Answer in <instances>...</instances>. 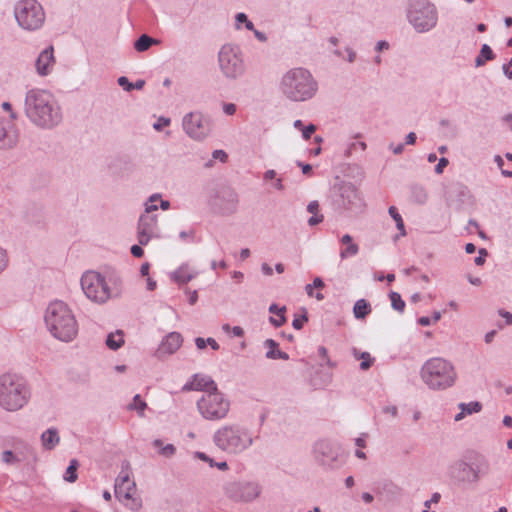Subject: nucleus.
Wrapping results in <instances>:
<instances>
[{
  "label": "nucleus",
  "instance_id": "obj_1",
  "mask_svg": "<svg viewBox=\"0 0 512 512\" xmlns=\"http://www.w3.org/2000/svg\"><path fill=\"white\" fill-rule=\"evenodd\" d=\"M24 112L29 121L40 129L51 130L60 125L63 113L55 96L44 89L27 91Z\"/></svg>",
  "mask_w": 512,
  "mask_h": 512
},
{
  "label": "nucleus",
  "instance_id": "obj_2",
  "mask_svg": "<svg viewBox=\"0 0 512 512\" xmlns=\"http://www.w3.org/2000/svg\"><path fill=\"white\" fill-rule=\"evenodd\" d=\"M44 321L51 335L62 342H71L78 334L76 317L68 304L61 300L49 303Z\"/></svg>",
  "mask_w": 512,
  "mask_h": 512
},
{
  "label": "nucleus",
  "instance_id": "obj_3",
  "mask_svg": "<svg viewBox=\"0 0 512 512\" xmlns=\"http://www.w3.org/2000/svg\"><path fill=\"white\" fill-rule=\"evenodd\" d=\"M279 89L288 100L305 102L316 95L318 83L309 70L303 67H295L282 75Z\"/></svg>",
  "mask_w": 512,
  "mask_h": 512
},
{
  "label": "nucleus",
  "instance_id": "obj_4",
  "mask_svg": "<svg viewBox=\"0 0 512 512\" xmlns=\"http://www.w3.org/2000/svg\"><path fill=\"white\" fill-rule=\"evenodd\" d=\"M31 398L27 380L17 373L0 375V407L7 412H17L25 407Z\"/></svg>",
  "mask_w": 512,
  "mask_h": 512
},
{
  "label": "nucleus",
  "instance_id": "obj_5",
  "mask_svg": "<svg viewBox=\"0 0 512 512\" xmlns=\"http://www.w3.org/2000/svg\"><path fill=\"white\" fill-rule=\"evenodd\" d=\"M421 379L432 390H445L455 384L457 373L452 363L435 357L422 366Z\"/></svg>",
  "mask_w": 512,
  "mask_h": 512
},
{
  "label": "nucleus",
  "instance_id": "obj_6",
  "mask_svg": "<svg viewBox=\"0 0 512 512\" xmlns=\"http://www.w3.org/2000/svg\"><path fill=\"white\" fill-rule=\"evenodd\" d=\"M213 441L222 451L229 454H239L253 444V436L244 427L226 425L215 432Z\"/></svg>",
  "mask_w": 512,
  "mask_h": 512
},
{
  "label": "nucleus",
  "instance_id": "obj_7",
  "mask_svg": "<svg viewBox=\"0 0 512 512\" xmlns=\"http://www.w3.org/2000/svg\"><path fill=\"white\" fill-rule=\"evenodd\" d=\"M13 13L18 26L25 31H38L45 24L46 13L38 0H18Z\"/></svg>",
  "mask_w": 512,
  "mask_h": 512
},
{
  "label": "nucleus",
  "instance_id": "obj_8",
  "mask_svg": "<svg viewBox=\"0 0 512 512\" xmlns=\"http://www.w3.org/2000/svg\"><path fill=\"white\" fill-rule=\"evenodd\" d=\"M407 19L418 33L428 32L437 25L438 11L429 0H409Z\"/></svg>",
  "mask_w": 512,
  "mask_h": 512
},
{
  "label": "nucleus",
  "instance_id": "obj_9",
  "mask_svg": "<svg viewBox=\"0 0 512 512\" xmlns=\"http://www.w3.org/2000/svg\"><path fill=\"white\" fill-rule=\"evenodd\" d=\"M199 413L207 420L216 421L225 418L230 402L218 390L204 394L197 402Z\"/></svg>",
  "mask_w": 512,
  "mask_h": 512
},
{
  "label": "nucleus",
  "instance_id": "obj_10",
  "mask_svg": "<svg viewBox=\"0 0 512 512\" xmlns=\"http://www.w3.org/2000/svg\"><path fill=\"white\" fill-rule=\"evenodd\" d=\"M219 66L225 77L236 79L244 74L245 64L238 46L223 45L218 54Z\"/></svg>",
  "mask_w": 512,
  "mask_h": 512
},
{
  "label": "nucleus",
  "instance_id": "obj_11",
  "mask_svg": "<svg viewBox=\"0 0 512 512\" xmlns=\"http://www.w3.org/2000/svg\"><path fill=\"white\" fill-rule=\"evenodd\" d=\"M115 497L131 511L138 512L142 508V500L137 493L135 482L130 479L127 471H121L115 480Z\"/></svg>",
  "mask_w": 512,
  "mask_h": 512
},
{
  "label": "nucleus",
  "instance_id": "obj_12",
  "mask_svg": "<svg viewBox=\"0 0 512 512\" xmlns=\"http://www.w3.org/2000/svg\"><path fill=\"white\" fill-rule=\"evenodd\" d=\"M81 288L87 298L95 303H105L112 296L105 277L95 271H87L82 275Z\"/></svg>",
  "mask_w": 512,
  "mask_h": 512
},
{
  "label": "nucleus",
  "instance_id": "obj_13",
  "mask_svg": "<svg viewBox=\"0 0 512 512\" xmlns=\"http://www.w3.org/2000/svg\"><path fill=\"white\" fill-rule=\"evenodd\" d=\"M315 461L327 470L338 469L345 463L340 447L326 440L317 441L313 446Z\"/></svg>",
  "mask_w": 512,
  "mask_h": 512
},
{
  "label": "nucleus",
  "instance_id": "obj_14",
  "mask_svg": "<svg viewBox=\"0 0 512 512\" xmlns=\"http://www.w3.org/2000/svg\"><path fill=\"white\" fill-rule=\"evenodd\" d=\"M335 203L337 206L351 215H358L365 209V201L357 189L350 182H343L337 188Z\"/></svg>",
  "mask_w": 512,
  "mask_h": 512
},
{
  "label": "nucleus",
  "instance_id": "obj_15",
  "mask_svg": "<svg viewBox=\"0 0 512 512\" xmlns=\"http://www.w3.org/2000/svg\"><path fill=\"white\" fill-rule=\"evenodd\" d=\"M261 491L262 487L255 481H230L224 485L225 495L236 502H251Z\"/></svg>",
  "mask_w": 512,
  "mask_h": 512
},
{
  "label": "nucleus",
  "instance_id": "obj_16",
  "mask_svg": "<svg viewBox=\"0 0 512 512\" xmlns=\"http://www.w3.org/2000/svg\"><path fill=\"white\" fill-rule=\"evenodd\" d=\"M182 128L192 139L200 141L209 134V122L199 111L189 112L182 119Z\"/></svg>",
  "mask_w": 512,
  "mask_h": 512
},
{
  "label": "nucleus",
  "instance_id": "obj_17",
  "mask_svg": "<svg viewBox=\"0 0 512 512\" xmlns=\"http://www.w3.org/2000/svg\"><path fill=\"white\" fill-rule=\"evenodd\" d=\"M160 229L156 215L141 214L137 224V239L140 245H147L151 239H159Z\"/></svg>",
  "mask_w": 512,
  "mask_h": 512
},
{
  "label": "nucleus",
  "instance_id": "obj_18",
  "mask_svg": "<svg viewBox=\"0 0 512 512\" xmlns=\"http://www.w3.org/2000/svg\"><path fill=\"white\" fill-rule=\"evenodd\" d=\"M451 469L453 472H458L457 478L461 481L473 483L477 482L481 475L488 473L489 464L485 459H482L475 466L459 461Z\"/></svg>",
  "mask_w": 512,
  "mask_h": 512
},
{
  "label": "nucleus",
  "instance_id": "obj_19",
  "mask_svg": "<svg viewBox=\"0 0 512 512\" xmlns=\"http://www.w3.org/2000/svg\"><path fill=\"white\" fill-rule=\"evenodd\" d=\"M237 202V194L233 190L225 188L217 192L212 200V205L222 213L229 214L236 210Z\"/></svg>",
  "mask_w": 512,
  "mask_h": 512
},
{
  "label": "nucleus",
  "instance_id": "obj_20",
  "mask_svg": "<svg viewBox=\"0 0 512 512\" xmlns=\"http://www.w3.org/2000/svg\"><path fill=\"white\" fill-rule=\"evenodd\" d=\"M18 142L19 130L14 125L7 127L5 120L0 118V149H14Z\"/></svg>",
  "mask_w": 512,
  "mask_h": 512
},
{
  "label": "nucleus",
  "instance_id": "obj_21",
  "mask_svg": "<svg viewBox=\"0 0 512 512\" xmlns=\"http://www.w3.org/2000/svg\"><path fill=\"white\" fill-rule=\"evenodd\" d=\"M183 391H205L206 393L218 390L216 383L210 376L195 374L192 380L187 382Z\"/></svg>",
  "mask_w": 512,
  "mask_h": 512
},
{
  "label": "nucleus",
  "instance_id": "obj_22",
  "mask_svg": "<svg viewBox=\"0 0 512 512\" xmlns=\"http://www.w3.org/2000/svg\"><path fill=\"white\" fill-rule=\"evenodd\" d=\"M183 338L178 332L169 333L161 342L157 354L159 357L162 355H171L175 353L182 345Z\"/></svg>",
  "mask_w": 512,
  "mask_h": 512
},
{
  "label": "nucleus",
  "instance_id": "obj_23",
  "mask_svg": "<svg viewBox=\"0 0 512 512\" xmlns=\"http://www.w3.org/2000/svg\"><path fill=\"white\" fill-rule=\"evenodd\" d=\"M55 60L53 55V47L44 49L38 56L35 66L40 76H46L50 73L54 66Z\"/></svg>",
  "mask_w": 512,
  "mask_h": 512
},
{
  "label": "nucleus",
  "instance_id": "obj_24",
  "mask_svg": "<svg viewBox=\"0 0 512 512\" xmlns=\"http://www.w3.org/2000/svg\"><path fill=\"white\" fill-rule=\"evenodd\" d=\"M198 272L190 268L188 264L181 265L173 272L172 278L179 284H185L197 276Z\"/></svg>",
  "mask_w": 512,
  "mask_h": 512
},
{
  "label": "nucleus",
  "instance_id": "obj_25",
  "mask_svg": "<svg viewBox=\"0 0 512 512\" xmlns=\"http://www.w3.org/2000/svg\"><path fill=\"white\" fill-rule=\"evenodd\" d=\"M264 346L268 349L265 356L268 359H282L288 360L289 355L286 352L279 350V344L273 339H267L264 341Z\"/></svg>",
  "mask_w": 512,
  "mask_h": 512
},
{
  "label": "nucleus",
  "instance_id": "obj_26",
  "mask_svg": "<svg viewBox=\"0 0 512 512\" xmlns=\"http://www.w3.org/2000/svg\"><path fill=\"white\" fill-rule=\"evenodd\" d=\"M41 441L45 449L52 450L60 441L57 429L50 428L44 431L41 435Z\"/></svg>",
  "mask_w": 512,
  "mask_h": 512
},
{
  "label": "nucleus",
  "instance_id": "obj_27",
  "mask_svg": "<svg viewBox=\"0 0 512 512\" xmlns=\"http://www.w3.org/2000/svg\"><path fill=\"white\" fill-rule=\"evenodd\" d=\"M285 311H286L285 306L278 307L276 304H271L269 307V312L274 314V316H276V317H270L271 324H273L275 327L282 326L286 321V318L284 316Z\"/></svg>",
  "mask_w": 512,
  "mask_h": 512
},
{
  "label": "nucleus",
  "instance_id": "obj_28",
  "mask_svg": "<svg viewBox=\"0 0 512 512\" xmlns=\"http://www.w3.org/2000/svg\"><path fill=\"white\" fill-rule=\"evenodd\" d=\"M371 313V305L365 299H359L353 307V314L356 319H364Z\"/></svg>",
  "mask_w": 512,
  "mask_h": 512
},
{
  "label": "nucleus",
  "instance_id": "obj_29",
  "mask_svg": "<svg viewBox=\"0 0 512 512\" xmlns=\"http://www.w3.org/2000/svg\"><path fill=\"white\" fill-rule=\"evenodd\" d=\"M495 58V54L489 45L483 44L480 50L479 55L475 59L476 67H481L485 64L486 61L493 60Z\"/></svg>",
  "mask_w": 512,
  "mask_h": 512
},
{
  "label": "nucleus",
  "instance_id": "obj_30",
  "mask_svg": "<svg viewBox=\"0 0 512 512\" xmlns=\"http://www.w3.org/2000/svg\"><path fill=\"white\" fill-rule=\"evenodd\" d=\"M124 344L122 331L118 330L115 333H110L106 339V345L111 350H117Z\"/></svg>",
  "mask_w": 512,
  "mask_h": 512
},
{
  "label": "nucleus",
  "instance_id": "obj_31",
  "mask_svg": "<svg viewBox=\"0 0 512 512\" xmlns=\"http://www.w3.org/2000/svg\"><path fill=\"white\" fill-rule=\"evenodd\" d=\"M152 444L155 448L159 449V454L166 458H170L176 453V448L173 444L163 445L160 439H155Z\"/></svg>",
  "mask_w": 512,
  "mask_h": 512
},
{
  "label": "nucleus",
  "instance_id": "obj_32",
  "mask_svg": "<svg viewBox=\"0 0 512 512\" xmlns=\"http://www.w3.org/2000/svg\"><path fill=\"white\" fill-rule=\"evenodd\" d=\"M152 444L155 448L159 449V454L166 458H170L176 453V448L173 444L163 445L160 439H155Z\"/></svg>",
  "mask_w": 512,
  "mask_h": 512
},
{
  "label": "nucleus",
  "instance_id": "obj_33",
  "mask_svg": "<svg viewBox=\"0 0 512 512\" xmlns=\"http://www.w3.org/2000/svg\"><path fill=\"white\" fill-rule=\"evenodd\" d=\"M154 43H157V41L150 36L143 34L141 35L134 43V48L138 52L146 51L150 48V46Z\"/></svg>",
  "mask_w": 512,
  "mask_h": 512
},
{
  "label": "nucleus",
  "instance_id": "obj_34",
  "mask_svg": "<svg viewBox=\"0 0 512 512\" xmlns=\"http://www.w3.org/2000/svg\"><path fill=\"white\" fill-rule=\"evenodd\" d=\"M79 466V462L76 459H72L70 461L69 466L66 469L64 474V480L70 483H73L77 480V469Z\"/></svg>",
  "mask_w": 512,
  "mask_h": 512
},
{
  "label": "nucleus",
  "instance_id": "obj_35",
  "mask_svg": "<svg viewBox=\"0 0 512 512\" xmlns=\"http://www.w3.org/2000/svg\"><path fill=\"white\" fill-rule=\"evenodd\" d=\"M388 213L394 219V221L396 222V227L400 231V235L401 236H405L406 235V231H405L404 222H403V219H402L401 215L398 213L396 207L390 206L389 210H388Z\"/></svg>",
  "mask_w": 512,
  "mask_h": 512
},
{
  "label": "nucleus",
  "instance_id": "obj_36",
  "mask_svg": "<svg viewBox=\"0 0 512 512\" xmlns=\"http://www.w3.org/2000/svg\"><path fill=\"white\" fill-rule=\"evenodd\" d=\"M147 407V404L145 401H143L140 398V395H135L133 398V402L128 405L129 410H135L137 411L138 415L140 417L144 416V411Z\"/></svg>",
  "mask_w": 512,
  "mask_h": 512
},
{
  "label": "nucleus",
  "instance_id": "obj_37",
  "mask_svg": "<svg viewBox=\"0 0 512 512\" xmlns=\"http://www.w3.org/2000/svg\"><path fill=\"white\" fill-rule=\"evenodd\" d=\"M242 25H244L245 28L249 31L253 30L254 28V24L248 19L247 15L243 12H240L235 15V27L236 29H241Z\"/></svg>",
  "mask_w": 512,
  "mask_h": 512
},
{
  "label": "nucleus",
  "instance_id": "obj_38",
  "mask_svg": "<svg viewBox=\"0 0 512 512\" xmlns=\"http://www.w3.org/2000/svg\"><path fill=\"white\" fill-rule=\"evenodd\" d=\"M391 306L394 310L402 313L405 308V302L402 300L401 295L398 292L392 291L389 294Z\"/></svg>",
  "mask_w": 512,
  "mask_h": 512
},
{
  "label": "nucleus",
  "instance_id": "obj_39",
  "mask_svg": "<svg viewBox=\"0 0 512 512\" xmlns=\"http://www.w3.org/2000/svg\"><path fill=\"white\" fill-rule=\"evenodd\" d=\"M459 408L465 412L466 415L477 413L481 411L482 405L475 401L470 403H460Z\"/></svg>",
  "mask_w": 512,
  "mask_h": 512
},
{
  "label": "nucleus",
  "instance_id": "obj_40",
  "mask_svg": "<svg viewBox=\"0 0 512 512\" xmlns=\"http://www.w3.org/2000/svg\"><path fill=\"white\" fill-rule=\"evenodd\" d=\"M412 194L417 203L423 204L427 199V193L421 186H414L412 188Z\"/></svg>",
  "mask_w": 512,
  "mask_h": 512
},
{
  "label": "nucleus",
  "instance_id": "obj_41",
  "mask_svg": "<svg viewBox=\"0 0 512 512\" xmlns=\"http://www.w3.org/2000/svg\"><path fill=\"white\" fill-rule=\"evenodd\" d=\"M2 461L7 465H14L21 461V459L11 450H5L2 453Z\"/></svg>",
  "mask_w": 512,
  "mask_h": 512
},
{
  "label": "nucleus",
  "instance_id": "obj_42",
  "mask_svg": "<svg viewBox=\"0 0 512 512\" xmlns=\"http://www.w3.org/2000/svg\"><path fill=\"white\" fill-rule=\"evenodd\" d=\"M10 258L6 249L0 247V275L9 267Z\"/></svg>",
  "mask_w": 512,
  "mask_h": 512
},
{
  "label": "nucleus",
  "instance_id": "obj_43",
  "mask_svg": "<svg viewBox=\"0 0 512 512\" xmlns=\"http://www.w3.org/2000/svg\"><path fill=\"white\" fill-rule=\"evenodd\" d=\"M358 251L359 247L357 244H350L347 245V247L340 252V257L341 259H345L347 257L356 255Z\"/></svg>",
  "mask_w": 512,
  "mask_h": 512
},
{
  "label": "nucleus",
  "instance_id": "obj_44",
  "mask_svg": "<svg viewBox=\"0 0 512 512\" xmlns=\"http://www.w3.org/2000/svg\"><path fill=\"white\" fill-rule=\"evenodd\" d=\"M360 358L362 359V362L360 363V368L362 370L369 369L373 362V359L370 357V354L368 352H363L361 353Z\"/></svg>",
  "mask_w": 512,
  "mask_h": 512
},
{
  "label": "nucleus",
  "instance_id": "obj_45",
  "mask_svg": "<svg viewBox=\"0 0 512 512\" xmlns=\"http://www.w3.org/2000/svg\"><path fill=\"white\" fill-rule=\"evenodd\" d=\"M1 108L3 109V111H5V112L9 113V117H10V119H11L12 121L17 120L18 115H17V113L13 110L11 103H9V102H3V103L1 104Z\"/></svg>",
  "mask_w": 512,
  "mask_h": 512
},
{
  "label": "nucleus",
  "instance_id": "obj_46",
  "mask_svg": "<svg viewBox=\"0 0 512 512\" xmlns=\"http://www.w3.org/2000/svg\"><path fill=\"white\" fill-rule=\"evenodd\" d=\"M171 123L170 118L160 117L157 122L153 124V128L157 131H160L163 127L169 126Z\"/></svg>",
  "mask_w": 512,
  "mask_h": 512
},
{
  "label": "nucleus",
  "instance_id": "obj_47",
  "mask_svg": "<svg viewBox=\"0 0 512 512\" xmlns=\"http://www.w3.org/2000/svg\"><path fill=\"white\" fill-rule=\"evenodd\" d=\"M117 82L125 91L130 92L133 90L132 83L129 82L127 77L121 76L118 78Z\"/></svg>",
  "mask_w": 512,
  "mask_h": 512
},
{
  "label": "nucleus",
  "instance_id": "obj_48",
  "mask_svg": "<svg viewBox=\"0 0 512 512\" xmlns=\"http://www.w3.org/2000/svg\"><path fill=\"white\" fill-rule=\"evenodd\" d=\"M194 456L204 462H207L211 467H215V461L203 452H195Z\"/></svg>",
  "mask_w": 512,
  "mask_h": 512
},
{
  "label": "nucleus",
  "instance_id": "obj_49",
  "mask_svg": "<svg viewBox=\"0 0 512 512\" xmlns=\"http://www.w3.org/2000/svg\"><path fill=\"white\" fill-rule=\"evenodd\" d=\"M315 131L316 126L314 124H309L308 126L302 129V136L305 140H308Z\"/></svg>",
  "mask_w": 512,
  "mask_h": 512
},
{
  "label": "nucleus",
  "instance_id": "obj_50",
  "mask_svg": "<svg viewBox=\"0 0 512 512\" xmlns=\"http://www.w3.org/2000/svg\"><path fill=\"white\" fill-rule=\"evenodd\" d=\"M502 70H503L504 75L508 79L512 80V58L509 60V62L507 64H503Z\"/></svg>",
  "mask_w": 512,
  "mask_h": 512
},
{
  "label": "nucleus",
  "instance_id": "obj_51",
  "mask_svg": "<svg viewBox=\"0 0 512 512\" xmlns=\"http://www.w3.org/2000/svg\"><path fill=\"white\" fill-rule=\"evenodd\" d=\"M485 256H487V251H486V249L481 248L479 250V256H477L474 259L475 264L478 265V266L483 265L484 262H485Z\"/></svg>",
  "mask_w": 512,
  "mask_h": 512
},
{
  "label": "nucleus",
  "instance_id": "obj_52",
  "mask_svg": "<svg viewBox=\"0 0 512 512\" xmlns=\"http://www.w3.org/2000/svg\"><path fill=\"white\" fill-rule=\"evenodd\" d=\"M448 165V160L446 158H440L439 162L435 166V172L437 174H441L443 172V169Z\"/></svg>",
  "mask_w": 512,
  "mask_h": 512
},
{
  "label": "nucleus",
  "instance_id": "obj_53",
  "mask_svg": "<svg viewBox=\"0 0 512 512\" xmlns=\"http://www.w3.org/2000/svg\"><path fill=\"white\" fill-rule=\"evenodd\" d=\"M223 111L227 115H233L236 112V105L233 103H224Z\"/></svg>",
  "mask_w": 512,
  "mask_h": 512
},
{
  "label": "nucleus",
  "instance_id": "obj_54",
  "mask_svg": "<svg viewBox=\"0 0 512 512\" xmlns=\"http://www.w3.org/2000/svg\"><path fill=\"white\" fill-rule=\"evenodd\" d=\"M308 319L305 315H303L301 318H295L292 322V326L299 330L303 327L304 322H306Z\"/></svg>",
  "mask_w": 512,
  "mask_h": 512
},
{
  "label": "nucleus",
  "instance_id": "obj_55",
  "mask_svg": "<svg viewBox=\"0 0 512 512\" xmlns=\"http://www.w3.org/2000/svg\"><path fill=\"white\" fill-rule=\"evenodd\" d=\"M323 221V215L321 214H314L312 217L308 219V224L310 226H315Z\"/></svg>",
  "mask_w": 512,
  "mask_h": 512
},
{
  "label": "nucleus",
  "instance_id": "obj_56",
  "mask_svg": "<svg viewBox=\"0 0 512 512\" xmlns=\"http://www.w3.org/2000/svg\"><path fill=\"white\" fill-rule=\"evenodd\" d=\"M131 254H132L134 257L140 258V257H142V256H143L144 251H143V249H142V247H141V246H139V245H133V246L131 247Z\"/></svg>",
  "mask_w": 512,
  "mask_h": 512
},
{
  "label": "nucleus",
  "instance_id": "obj_57",
  "mask_svg": "<svg viewBox=\"0 0 512 512\" xmlns=\"http://www.w3.org/2000/svg\"><path fill=\"white\" fill-rule=\"evenodd\" d=\"M212 155L213 158L219 159L221 162H225L228 157L226 152L223 150H215Z\"/></svg>",
  "mask_w": 512,
  "mask_h": 512
},
{
  "label": "nucleus",
  "instance_id": "obj_58",
  "mask_svg": "<svg viewBox=\"0 0 512 512\" xmlns=\"http://www.w3.org/2000/svg\"><path fill=\"white\" fill-rule=\"evenodd\" d=\"M158 209V206L155 203L147 202L145 203V212L143 214L151 215L153 211H156Z\"/></svg>",
  "mask_w": 512,
  "mask_h": 512
},
{
  "label": "nucleus",
  "instance_id": "obj_59",
  "mask_svg": "<svg viewBox=\"0 0 512 512\" xmlns=\"http://www.w3.org/2000/svg\"><path fill=\"white\" fill-rule=\"evenodd\" d=\"M499 315L505 319L506 325L512 324V313L505 310H499Z\"/></svg>",
  "mask_w": 512,
  "mask_h": 512
},
{
  "label": "nucleus",
  "instance_id": "obj_60",
  "mask_svg": "<svg viewBox=\"0 0 512 512\" xmlns=\"http://www.w3.org/2000/svg\"><path fill=\"white\" fill-rule=\"evenodd\" d=\"M318 209H319V204L317 201H311L308 205H307V211L309 213H312L313 215L314 214H317L318 212Z\"/></svg>",
  "mask_w": 512,
  "mask_h": 512
},
{
  "label": "nucleus",
  "instance_id": "obj_61",
  "mask_svg": "<svg viewBox=\"0 0 512 512\" xmlns=\"http://www.w3.org/2000/svg\"><path fill=\"white\" fill-rule=\"evenodd\" d=\"M440 498H441V496L439 493H434L430 500L425 501V503H424L425 507L430 508V505L432 503H435V504L438 503Z\"/></svg>",
  "mask_w": 512,
  "mask_h": 512
},
{
  "label": "nucleus",
  "instance_id": "obj_62",
  "mask_svg": "<svg viewBox=\"0 0 512 512\" xmlns=\"http://www.w3.org/2000/svg\"><path fill=\"white\" fill-rule=\"evenodd\" d=\"M389 49V43L386 42V41H378L376 46H375V50L380 52L382 50H387Z\"/></svg>",
  "mask_w": 512,
  "mask_h": 512
},
{
  "label": "nucleus",
  "instance_id": "obj_63",
  "mask_svg": "<svg viewBox=\"0 0 512 512\" xmlns=\"http://www.w3.org/2000/svg\"><path fill=\"white\" fill-rule=\"evenodd\" d=\"M383 412L386 414H390L392 417H396L398 410L396 406H387L383 409Z\"/></svg>",
  "mask_w": 512,
  "mask_h": 512
},
{
  "label": "nucleus",
  "instance_id": "obj_64",
  "mask_svg": "<svg viewBox=\"0 0 512 512\" xmlns=\"http://www.w3.org/2000/svg\"><path fill=\"white\" fill-rule=\"evenodd\" d=\"M276 177V171L273 170V169H270V170H267L264 175H263V179L265 181H268V180H272V179H275Z\"/></svg>",
  "mask_w": 512,
  "mask_h": 512
}]
</instances>
